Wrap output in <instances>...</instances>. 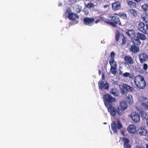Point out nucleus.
Listing matches in <instances>:
<instances>
[{
    "label": "nucleus",
    "mask_w": 148,
    "mask_h": 148,
    "mask_svg": "<svg viewBox=\"0 0 148 148\" xmlns=\"http://www.w3.org/2000/svg\"><path fill=\"white\" fill-rule=\"evenodd\" d=\"M134 82L136 86L140 89H143L146 85V82L144 77L138 75L134 78Z\"/></svg>",
    "instance_id": "f257e3e1"
},
{
    "label": "nucleus",
    "mask_w": 148,
    "mask_h": 148,
    "mask_svg": "<svg viewBox=\"0 0 148 148\" xmlns=\"http://www.w3.org/2000/svg\"><path fill=\"white\" fill-rule=\"evenodd\" d=\"M109 17L110 19L108 22L109 24L113 27H116L118 25L122 26V23L119 18L116 16H109Z\"/></svg>",
    "instance_id": "f03ea898"
},
{
    "label": "nucleus",
    "mask_w": 148,
    "mask_h": 148,
    "mask_svg": "<svg viewBox=\"0 0 148 148\" xmlns=\"http://www.w3.org/2000/svg\"><path fill=\"white\" fill-rule=\"evenodd\" d=\"M106 107L107 108L108 111L111 115L112 116H115L116 114L118 115H121L123 112V111L119 106L116 108L111 105Z\"/></svg>",
    "instance_id": "7ed1b4c3"
},
{
    "label": "nucleus",
    "mask_w": 148,
    "mask_h": 148,
    "mask_svg": "<svg viewBox=\"0 0 148 148\" xmlns=\"http://www.w3.org/2000/svg\"><path fill=\"white\" fill-rule=\"evenodd\" d=\"M103 98L104 104L106 106L112 105L113 103L116 101L115 98L112 97L110 95L106 94L103 95Z\"/></svg>",
    "instance_id": "20e7f679"
},
{
    "label": "nucleus",
    "mask_w": 148,
    "mask_h": 148,
    "mask_svg": "<svg viewBox=\"0 0 148 148\" xmlns=\"http://www.w3.org/2000/svg\"><path fill=\"white\" fill-rule=\"evenodd\" d=\"M111 127L114 133L117 132V130L123 128V126L119 120L117 121H114L111 124Z\"/></svg>",
    "instance_id": "39448f33"
},
{
    "label": "nucleus",
    "mask_w": 148,
    "mask_h": 148,
    "mask_svg": "<svg viewBox=\"0 0 148 148\" xmlns=\"http://www.w3.org/2000/svg\"><path fill=\"white\" fill-rule=\"evenodd\" d=\"M109 64L110 66V72L114 75L116 74L117 64L115 60L110 59Z\"/></svg>",
    "instance_id": "423d86ee"
},
{
    "label": "nucleus",
    "mask_w": 148,
    "mask_h": 148,
    "mask_svg": "<svg viewBox=\"0 0 148 148\" xmlns=\"http://www.w3.org/2000/svg\"><path fill=\"white\" fill-rule=\"evenodd\" d=\"M134 90V88L126 84H124L122 86L121 92L123 95H126L128 92H131Z\"/></svg>",
    "instance_id": "0eeeda50"
},
{
    "label": "nucleus",
    "mask_w": 148,
    "mask_h": 148,
    "mask_svg": "<svg viewBox=\"0 0 148 148\" xmlns=\"http://www.w3.org/2000/svg\"><path fill=\"white\" fill-rule=\"evenodd\" d=\"M138 30L143 33L148 34V24L145 25L143 22L139 23L138 26Z\"/></svg>",
    "instance_id": "6e6552de"
},
{
    "label": "nucleus",
    "mask_w": 148,
    "mask_h": 148,
    "mask_svg": "<svg viewBox=\"0 0 148 148\" xmlns=\"http://www.w3.org/2000/svg\"><path fill=\"white\" fill-rule=\"evenodd\" d=\"M130 116L134 122L137 123L140 122V116L137 113L132 112L131 113Z\"/></svg>",
    "instance_id": "1a4fd4ad"
},
{
    "label": "nucleus",
    "mask_w": 148,
    "mask_h": 148,
    "mask_svg": "<svg viewBox=\"0 0 148 148\" xmlns=\"http://www.w3.org/2000/svg\"><path fill=\"white\" fill-rule=\"evenodd\" d=\"M104 83V82L102 80H100L98 82V84L99 88L101 90H102L103 88L106 90H109V85L108 82H106L105 84Z\"/></svg>",
    "instance_id": "9d476101"
},
{
    "label": "nucleus",
    "mask_w": 148,
    "mask_h": 148,
    "mask_svg": "<svg viewBox=\"0 0 148 148\" xmlns=\"http://www.w3.org/2000/svg\"><path fill=\"white\" fill-rule=\"evenodd\" d=\"M139 59L141 63H143L147 61L148 62V54L143 53L138 56Z\"/></svg>",
    "instance_id": "9b49d317"
},
{
    "label": "nucleus",
    "mask_w": 148,
    "mask_h": 148,
    "mask_svg": "<svg viewBox=\"0 0 148 148\" xmlns=\"http://www.w3.org/2000/svg\"><path fill=\"white\" fill-rule=\"evenodd\" d=\"M95 19L93 17H85L83 19V22L86 25L91 26L94 24Z\"/></svg>",
    "instance_id": "f8f14e48"
},
{
    "label": "nucleus",
    "mask_w": 148,
    "mask_h": 148,
    "mask_svg": "<svg viewBox=\"0 0 148 148\" xmlns=\"http://www.w3.org/2000/svg\"><path fill=\"white\" fill-rule=\"evenodd\" d=\"M140 102L145 109L148 110V99L145 97L140 98Z\"/></svg>",
    "instance_id": "ddd939ff"
},
{
    "label": "nucleus",
    "mask_w": 148,
    "mask_h": 148,
    "mask_svg": "<svg viewBox=\"0 0 148 148\" xmlns=\"http://www.w3.org/2000/svg\"><path fill=\"white\" fill-rule=\"evenodd\" d=\"M124 60L126 65L127 64L129 66H131L134 63L133 59L130 56H125L124 57Z\"/></svg>",
    "instance_id": "4468645a"
},
{
    "label": "nucleus",
    "mask_w": 148,
    "mask_h": 148,
    "mask_svg": "<svg viewBox=\"0 0 148 148\" xmlns=\"http://www.w3.org/2000/svg\"><path fill=\"white\" fill-rule=\"evenodd\" d=\"M130 51L132 53H136L140 51L139 47L135 45H132L129 48Z\"/></svg>",
    "instance_id": "2eb2a0df"
},
{
    "label": "nucleus",
    "mask_w": 148,
    "mask_h": 148,
    "mask_svg": "<svg viewBox=\"0 0 148 148\" xmlns=\"http://www.w3.org/2000/svg\"><path fill=\"white\" fill-rule=\"evenodd\" d=\"M121 7V3L119 1H116L112 4V9L114 11H116L119 10Z\"/></svg>",
    "instance_id": "dca6fc26"
},
{
    "label": "nucleus",
    "mask_w": 148,
    "mask_h": 148,
    "mask_svg": "<svg viewBox=\"0 0 148 148\" xmlns=\"http://www.w3.org/2000/svg\"><path fill=\"white\" fill-rule=\"evenodd\" d=\"M127 130L130 133L134 134L136 132V126L133 124L130 125L127 127Z\"/></svg>",
    "instance_id": "f3484780"
},
{
    "label": "nucleus",
    "mask_w": 148,
    "mask_h": 148,
    "mask_svg": "<svg viewBox=\"0 0 148 148\" xmlns=\"http://www.w3.org/2000/svg\"><path fill=\"white\" fill-rule=\"evenodd\" d=\"M68 17L70 20L73 21L75 20L77 18H79V16L78 15L72 12H69Z\"/></svg>",
    "instance_id": "a211bd4d"
},
{
    "label": "nucleus",
    "mask_w": 148,
    "mask_h": 148,
    "mask_svg": "<svg viewBox=\"0 0 148 148\" xmlns=\"http://www.w3.org/2000/svg\"><path fill=\"white\" fill-rule=\"evenodd\" d=\"M136 37L139 38V40L141 39L142 40H145L146 38V36L144 34L139 32H137L136 34Z\"/></svg>",
    "instance_id": "6ab92c4d"
},
{
    "label": "nucleus",
    "mask_w": 148,
    "mask_h": 148,
    "mask_svg": "<svg viewBox=\"0 0 148 148\" xmlns=\"http://www.w3.org/2000/svg\"><path fill=\"white\" fill-rule=\"evenodd\" d=\"M132 42L134 44V45H139L141 44L140 40L137 38L136 37L132 39Z\"/></svg>",
    "instance_id": "aec40b11"
},
{
    "label": "nucleus",
    "mask_w": 148,
    "mask_h": 148,
    "mask_svg": "<svg viewBox=\"0 0 148 148\" xmlns=\"http://www.w3.org/2000/svg\"><path fill=\"white\" fill-rule=\"evenodd\" d=\"M147 131L144 128H141L138 130V134L140 135L146 136L147 134Z\"/></svg>",
    "instance_id": "412c9836"
},
{
    "label": "nucleus",
    "mask_w": 148,
    "mask_h": 148,
    "mask_svg": "<svg viewBox=\"0 0 148 148\" xmlns=\"http://www.w3.org/2000/svg\"><path fill=\"white\" fill-rule=\"evenodd\" d=\"M141 17L143 21L145 23H147L148 22V15L147 13H143L141 16Z\"/></svg>",
    "instance_id": "4be33fe9"
},
{
    "label": "nucleus",
    "mask_w": 148,
    "mask_h": 148,
    "mask_svg": "<svg viewBox=\"0 0 148 148\" xmlns=\"http://www.w3.org/2000/svg\"><path fill=\"white\" fill-rule=\"evenodd\" d=\"M126 100L129 104H132L133 102V97L131 94H129L127 96Z\"/></svg>",
    "instance_id": "5701e85b"
},
{
    "label": "nucleus",
    "mask_w": 148,
    "mask_h": 148,
    "mask_svg": "<svg viewBox=\"0 0 148 148\" xmlns=\"http://www.w3.org/2000/svg\"><path fill=\"white\" fill-rule=\"evenodd\" d=\"M120 106L121 108V110H125L127 108V105L126 102L125 101H122L120 103Z\"/></svg>",
    "instance_id": "b1692460"
},
{
    "label": "nucleus",
    "mask_w": 148,
    "mask_h": 148,
    "mask_svg": "<svg viewBox=\"0 0 148 148\" xmlns=\"http://www.w3.org/2000/svg\"><path fill=\"white\" fill-rule=\"evenodd\" d=\"M110 93L114 96L117 97L119 95L118 90L115 88H112L110 91Z\"/></svg>",
    "instance_id": "393cba45"
},
{
    "label": "nucleus",
    "mask_w": 148,
    "mask_h": 148,
    "mask_svg": "<svg viewBox=\"0 0 148 148\" xmlns=\"http://www.w3.org/2000/svg\"><path fill=\"white\" fill-rule=\"evenodd\" d=\"M126 34L130 37H132L135 35V31L133 30H129L126 32Z\"/></svg>",
    "instance_id": "a878e982"
},
{
    "label": "nucleus",
    "mask_w": 148,
    "mask_h": 148,
    "mask_svg": "<svg viewBox=\"0 0 148 148\" xmlns=\"http://www.w3.org/2000/svg\"><path fill=\"white\" fill-rule=\"evenodd\" d=\"M98 18L100 19V21H104L108 24V22L109 21V19H107L102 15H100L98 16Z\"/></svg>",
    "instance_id": "bb28decb"
},
{
    "label": "nucleus",
    "mask_w": 148,
    "mask_h": 148,
    "mask_svg": "<svg viewBox=\"0 0 148 148\" xmlns=\"http://www.w3.org/2000/svg\"><path fill=\"white\" fill-rule=\"evenodd\" d=\"M140 114L141 115V117L143 119H147L148 117L146 113L143 110L140 112Z\"/></svg>",
    "instance_id": "cd10ccee"
},
{
    "label": "nucleus",
    "mask_w": 148,
    "mask_h": 148,
    "mask_svg": "<svg viewBox=\"0 0 148 148\" xmlns=\"http://www.w3.org/2000/svg\"><path fill=\"white\" fill-rule=\"evenodd\" d=\"M129 12L133 16L136 17L137 16V12L135 10L133 9H130L129 10Z\"/></svg>",
    "instance_id": "c85d7f7f"
},
{
    "label": "nucleus",
    "mask_w": 148,
    "mask_h": 148,
    "mask_svg": "<svg viewBox=\"0 0 148 148\" xmlns=\"http://www.w3.org/2000/svg\"><path fill=\"white\" fill-rule=\"evenodd\" d=\"M141 8L146 13L148 14V5L145 4L141 6Z\"/></svg>",
    "instance_id": "c756f323"
},
{
    "label": "nucleus",
    "mask_w": 148,
    "mask_h": 148,
    "mask_svg": "<svg viewBox=\"0 0 148 148\" xmlns=\"http://www.w3.org/2000/svg\"><path fill=\"white\" fill-rule=\"evenodd\" d=\"M128 4L129 6L132 7H135L136 6V3L132 1H129L128 2Z\"/></svg>",
    "instance_id": "7c9ffc66"
},
{
    "label": "nucleus",
    "mask_w": 148,
    "mask_h": 148,
    "mask_svg": "<svg viewBox=\"0 0 148 148\" xmlns=\"http://www.w3.org/2000/svg\"><path fill=\"white\" fill-rule=\"evenodd\" d=\"M126 42V38L125 36L123 35V38L122 39V42H120V44L122 45H124Z\"/></svg>",
    "instance_id": "2f4dec72"
},
{
    "label": "nucleus",
    "mask_w": 148,
    "mask_h": 148,
    "mask_svg": "<svg viewBox=\"0 0 148 148\" xmlns=\"http://www.w3.org/2000/svg\"><path fill=\"white\" fill-rule=\"evenodd\" d=\"M122 76L124 77H128L130 78H132L131 74L128 72H125L123 73Z\"/></svg>",
    "instance_id": "473e14b6"
},
{
    "label": "nucleus",
    "mask_w": 148,
    "mask_h": 148,
    "mask_svg": "<svg viewBox=\"0 0 148 148\" xmlns=\"http://www.w3.org/2000/svg\"><path fill=\"white\" fill-rule=\"evenodd\" d=\"M122 140L123 142V145L129 143L130 142V140L127 138L125 137L123 138Z\"/></svg>",
    "instance_id": "72a5a7b5"
},
{
    "label": "nucleus",
    "mask_w": 148,
    "mask_h": 148,
    "mask_svg": "<svg viewBox=\"0 0 148 148\" xmlns=\"http://www.w3.org/2000/svg\"><path fill=\"white\" fill-rule=\"evenodd\" d=\"M95 6V5L93 3H89L86 4V7L88 8H92L94 7Z\"/></svg>",
    "instance_id": "f704fd0d"
},
{
    "label": "nucleus",
    "mask_w": 148,
    "mask_h": 148,
    "mask_svg": "<svg viewBox=\"0 0 148 148\" xmlns=\"http://www.w3.org/2000/svg\"><path fill=\"white\" fill-rule=\"evenodd\" d=\"M120 37V33H118L116 34L115 37L116 42H118L119 41Z\"/></svg>",
    "instance_id": "c9c22d12"
},
{
    "label": "nucleus",
    "mask_w": 148,
    "mask_h": 148,
    "mask_svg": "<svg viewBox=\"0 0 148 148\" xmlns=\"http://www.w3.org/2000/svg\"><path fill=\"white\" fill-rule=\"evenodd\" d=\"M115 53L114 52L112 51L110 53V57H111V58L110 59H113L114 60L115 58Z\"/></svg>",
    "instance_id": "e433bc0d"
},
{
    "label": "nucleus",
    "mask_w": 148,
    "mask_h": 148,
    "mask_svg": "<svg viewBox=\"0 0 148 148\" xmlns=\"http://www.w3.org/2000/svg\"><path fill=\"white\" fill-rule=\"evenodd\" d=\"M119 16L120 17L124 19H125L127 18V15L125 13H123L119 15Z\"/></svg>",
    "instance_id": "4c0bfd02"
},
{
    "label": "nucleus",
    "mask_w": 148,
    "mask_h": 148,
    "mask_svg": "<svg viewBox=\"0 0 148 148\" xmlns=\"http://www.w3.org/2000/svg\"><path fill=\"white\" fill-rule=\"evenodd\" d=\"M143 68L145 71L147 70L148 69L147 64L146 63L144 64L143 65Z\"/></svg>",
    "instance_id": "58836bf2"
},
{
    "label": "nucleus",
    "mask_w": 148,
    "mask_h": 148,
    "mask_svg": "<svg viewBox=\"0 0 148 148\" xmlns=\"http://www.w3.org/2000/svg\"><path fill=\"white\" fill-rule=\"evenodd\" d=\"M123 147L124 148H131V146L129 143H127L125 145H124Z\"/></svg>",
    "instance_id": "ea45409f"
},
{
    "label": "nucleus",
    "mask_w": 148,
    "mask_h": 148,
    "mask_svg": "<svg viewBox=\"0 0 148 148\" xmlns=\"http://www.w3.org/2000/svg\"><path fill=\"white\" fill-rule=\"evenodd\" d=\"M118 71H119V75H122V74H123V73H122V71L120 69H118Z\"/></svg>",
    "instance_id": "a19ab883"
},
{
    "label": "nucleus",
    "mask_w": 148,
    "mask_h": 148,
    "mask_svg": "<svg viewBox=\"0 0 148 148\" xmlns=\"http://www.w3.org/2000/svg\"><path fill=\"white\" fill-rule=\"evenodd\" d=\"M76 0H69V2H70L72 3H74L76 2Z\"/></svg>",
    "instance_id": "79ce46f5"
},
{
    "label": "nucleus",
    "mask_w": 148,
    "mask_h": 148,
    "mask_svg": "<svg viewBox=\"0 0 148 148\" xmlns=\"http://www.w3.org/2000/svg\"><path fill=\"white\" fill-rule=\"evenodd\" d=\"M105 79V77L104 74L103 73L102 75L101 79L103 80Z\"/></svg>",
    "instance_id": "37998d69"
},
{
    "label": "nucleus",
    "mask_w": 148,
    "mask_h": 148,
    "mask_svg": "<svg viewBox=\"0 0 148 148\" xmlns=\"http://www.w3.org/2000/svg\"><path fill=\"white\" fill-rule=\"evenodd\" d=\"M100 21V19L99 18V19H98L95 22V23H96V24H97V23H98Z\"/></svg>",
    "instance_id": "c03bdc74"
},
{
    "label": "nucleus",
    "mask_w": 148,
    "mask_h": 148,
    "mask_svg": "<svg viewBox=\"0 0 148 148\" xmlns=\"http://www.w3.org/2000/svg\"><path fill=\"white\" fill-rule=\"evenodd\" d=\"M114 84H117L119 83V82L118 81H114V82L113 83Z\"/></svg>",
    "instance_id": "a18cd8bd"
},
{
    "label": "nucleus",
    "mask_w": 148,
    "mask_h": 148,
    "mask_svg": "<svg viewBox=\"0 0 148 148\" xmlns=\"http://www.w3.org/2000/svg\"><path fill=\"white\" fill-rule=\"evenodd\" d=\"M108 6H109V5L108 4H107V5H103V7L104 8H107Z\"/></svg>",
    "instance_id": "49530a36"
},
{
    "label": "nucleus",
    "mask_w": 148,
    "mask_h": 148,
    "mask_svg": "<svg viewBox=\"0 0 148 148\" xmlns=\"http://www.w3.org/2000/svg\"><path fill=\"white\" fill-rule=\"evenodd\" d=\"M58 5L59 6H62V3L61 2H60L58 4Z\"/></svg>",
    "instance_id": "de8ad7c7"
},
{
    "label": "nucleus",
    "mask_w": 148,
    "mask_h": 148,
    "mask_svg": "<svg viewBox=\"0 0 148 148\" xmlns=\"http://www.w3.org/2000/svg\"><path fill=\"white\" fill-rule=\"evenodd\" d=\"M134 1H135L137 2H140L141 0H133Z\"/></svg>",
    "instance_id": "09e8293b"
},
{
    "label": "nucleus",
    "mask_w": 148,
    "mask_h": 148,
    "mask_svg": "<svg viewBox=\"0 0 148 148\" xmlns=\"http://www.w3.org/2000/svg\"><path fill=\"white\" fill-rule=\"evenodd\" d=\"M99 75H100L101 73V71L100 70H99Z\"/></svg>",
    "instance_id": "8fccbe9b"
},
{
    "label": "nucleus",
    "mask_w": 148,
    "mask_h": 148,
    "mask_svg": "<svg viewBox=\"0 0 148 148\" xmlns=\"http://www.w3.org/2000/svg\"><path fill=\"white\" fill-rule=\"evenodd\" d=\"M114 15H120V14H118L117 13H114Z\"/></svg>",
    "instance_id": "3c124183"
},
{
    "label": "nucleus",
    "mask_w": 148,
    "mask_h": 148,
    "mask_svg": "<svg viewBox=\"0 0 148 148\" xmlns=\"http://www.w3.org/2000/svg\"><path fill=\"white\" fill-rule=\"evenodd\" d=\"M78 11H77V13H79V12H80V10L79 9H78Z\"/></svg>",
    "instance_id": "603ef678"
},
{
    "label": "nucleus",
    "mask_w": 148,
    "mask_h": 148,
    "mask_svg": "<svg viewBox=\"0 0 148 148\" xmlns=\"http://www.w3.org/2000/svg\"><path fill=\"white\" fill-rule=\"evenodd\" d=\"M146 148H148V144H147L146 145Z\"/></svg>",
    "instance_id": "864d4df0"
},
{
    "label": "nucleus",
    "mask_w": 148,
    "mask_h": 148,
    "mask_svg": "<svg viewBox=\"0 0 148 148\" xmlns=\"http://www.w3.org/2000/svg\"><path fill=\"white\" fill-rule=\"evenodd\" d=\"M119 68H122V66H119Z\"/></svg>",
    "instance_id": "5fc2aeb1"
},
{
    "label": "nucleus",
    "mask_w": 148,
    "mask_h": 148,
    "mask_svg": "<svg viewBox=\"0 0 148 148\" xmlns=\"http://www.w3.org/2000/svg\"><path fill=\"white\" fill-rule=\"evenodd\" d=\"M106 123H106V122H105V123H103V124H106Z\"/></svg>",
    "instance_id": "6e6d98bb"
}]
</instances>
